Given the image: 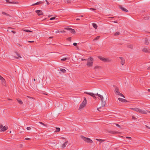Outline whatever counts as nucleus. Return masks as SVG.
Here are the masks:
<instances>
[{
    "mask_svg": "<svg viewBox=\"0 0 150 150\" xmlns=\"http://www.w3.org/2000/svg\"><path fill=\"white\" fill-rule=\"evenodd\" d=\"M93 57H90L87 59L86 65L88 67H91L93 65Z\"/></svg>",
    "mask_w": 150,
    "mask_h": 150,
    "instance_id": "nucleus-1",
    "label": "nucleus"
},
{
    "mask_svg": "<svg viewBox=\"0 0 150 150\" xmlns=\"http://www.w3.org/2000/svg\"><path fill=\"white\" fill-rule=\"evenodd\" d=\"M130 109H131V110H134L135 111L140 112L142 114H147V112H146V111H145V110H141V109H140L138 108H130Z\"/></svg>",
    "mask_w": 150,
    "mask_h": 150,
    "instance_id": "nucleus-2",
    "label": "nucleus"
},
{
    "mask_svg": "<svg viewBox=\"0 0 150 150\" xmlns=\"http://www.w3.org/2000/svg\"><path fill=\"white\" fill-rule=\"evenodd\" d=\"M81 137L82 139L86 142L90 143H91L93 142V141L89 138L83 136H81Z\"/></svg>",
    "mask_w": 150,
    "mask_h": 150,
    "instance_id": "nucleus-3",
    "label": "nucleus"
},
{
    "mask_svg": "<svg viewBox=\"0 0 150 150\" xmlns=\"http://www.w3.org/2000/svg\"><path fill=\"white\" fill-rule=\"evenodd\" d=\"M81 137L82 139L86 142L90 143H91L93 142V141L89 138L83 136H81Z\"/></svg>",
    "mask_w": 150,
    "mask_h": 150,
    "instance_id": "nucleus-4",
    "label": "nucleus"
},
{
    "mask_svg": "<svg viewBox=\"0 0 150 150\" xmlns=\"http://www.w3.org/2000/svg\"><path fill=\"white\" fill-rule=\"evenodd\" d=\"M98 96L100 97V99L101 101L102 107H103L105 106L106 104V101H103V97L102 95H99Z\"/></svg>",
    "mask_w": 150,
    "mask_h": 150,
    "instance_id": "nucleus-5",
    "label": "nucleus"
},
{
    "mask_svg": "<svg viewBox=\"0 0 150 150\" xmlns=\"http://www.w3.org/2000/svg\"><path fill=\"white\" fill-rule=\"evenodd\" d=\"M87 103V100H86V98L85 97L84 98V100L82 102V103L81 104L79 108V109H81L82 108H83V107H84Z\"/></svg>",
    "mask_w": 150,
    "mask_h": 150,
    "instance_id": "nucleus-6",
    "label": "nucleus"
},
{
    "mask_svg": "<svg viewBox=\"0 0 150 150\" xmlns=\"http://www.w3.org/2000/svg\"><path fill=\"white\" fill-rule=\"evenodd\" d=\"M99 58L100 60L104 62H110L111 61V59H110L108 58H104L102 57H99Z\"/></svg>",
    "mask_w": 150,
    "mask_h": 150,
    "instance_id": "nucleus-7",
    "label": "nucleus"
},
{
    "mask_svg": "<svg viewBox=\"0 0 150 150\" xmlns=\"http://www.w3.org/2000/svg\"><path fill=\"white\" fill-rule=\"evenodd\" d=\"M84 93L89 95L93 97L95 99H96V97L95 96H98V95H99L98 94V93L96 94H94L92 93H88L87 92H85Z\"/></svg>",
    "mask_w": 150,
    "mask_h": 150,
    "instance_id": "nucleus-8",
    "label": "nucleus"
},
{
    "mask_svg": "<svg viewBox=\"0 0 150 150\" xmlns=\"http://www.w3.org/2000/svg\"><path fill=\"white\" fill-rule=\"evenodd\" d=\"M142 51L146 53H150V49L148 47H145L143 48L142 50Z\"/></svg>",
    "mask_w": 150,
    "mask_h": 150,
    "instance_id": "nucleus-9",
    "label": "nucleus"
},
{
    "mask_svg": "<svg viewBox=\"0 0 150 150\" xmlns=\"http://www.w3.org/2000/svg\"><path fill=\"white\" fill-rule=\"evenodd\" d=\"M35 12L37 14L38 16H40L43 15L42 11L41 10H38L35 11Z\"/></svg>",
    "mask_w": 150,
    "mask_h": 150,
    "instance_id": "nucleus-10",
    "label": "nucleus"
},
{
    "mask_svg": "<svg viewBox=\"0 0 150 150\" xmlns=\"http://www.w3.org/2000/svg\"><path fill=\"white\" fill-rule=\"evenodd\" d=\"M119 8L121 9L122 11H124L127 12L128 11V10L126 9L125 8L123 7L121 5H119Z\"/></svg>",
    "mask_w": 150,
    "mask_h": 150,
    "instance_id": "nucleus-11",
    "label": "nucleus"
},
{
    "mask_svg": "<svg viewBox=\"0 0 150 150\" xmlns=\"http://www.w3.org/2000/svg\"><path fill=\"white\" fill-rule=\"evenodd\" d=\"M119 58L121 59V63L122 65H123L125 63V60L124 58L122 57H119Z\"/></svg>",
    "mask_w": 150,
    "mask_h": 150,
    "instance_id": "nucleus-12",
    "label": "nucleus"
},
{
    "mask_svg": "<svg viewBox=\"0 0 150 150\" xmlns=\"http://www.w3.org/2000/svg\"><path fill=\"white\" fill-rule=\"evenodd\" d=\"M1 80V84L2 85L4 86H6V81L4 79V78L3 79H2Z\"/></svg>",
    "mask_w": 150,
    "mask_h": 150,
    "instance_id": "nucleus-13",
    "label": "nucleus"
},
{
    "mask_svg": "<svg viewBox=\"0 0 150 150\" xmlns=\"http://www.w3.org/2000/svg\"><path fill=\"white\" fill-rule=\"evenodd\" d=\"M118 100L119 101H121V102H124L126 103L127 102V100L125 99L121 98H118Z\"/></svg>",
    "mask_w": 150,
    "mask_h": 150,
    "instance_id": "nucleus-14",
    "label": "nucleus"
},
{
    "mask_svg": "<svg viewBox=\"0 0 150 150\" xmlns=\"http://www.w3.org/2000/svg\"><path fill=\"white\" fill-rule=\"evenodd\" d=\"M115 92L116 94H118L119 92V90L118 88L117 87H116L115 88Z\"/></svg>",
    "mask_w": 150,
    "mask_h": 150,
    "instance_id": "nucleus-15",
    "label": "nucleus"
},
{
    "mask_svg": "<svg viewBox=\"0 0 150 150\" xmlns=\"http://www.w3.org/2000/svg\"><path fill=\"white\" fill-rule=\"evenodd\" d=\"M68 141H66L62 145V147L63 148L65 147L68 143Z\"/></svg>",
    "mask_w": 150,
    "mask_h": 150,
    "instance_id": "nucleus-16",
    "label": "nucleus"
},
{
    "mask_svg": "<svg viewBox=\"0 0 150 150\" xmlns=\"http://www.w3.org/2000/svg\"><path fill=\"white\" fill-rule=\"evenodd\" d=\"M43 3V2L41 1H40L37 2L35 4H33L31 5V6H34L35 5H38L41 4Z\"/></svg>",
    "mask_w": 150,
    "mask_h": 150,
    "instance_id": "nucleus-17",
    "label": "nucleus"
},
{
    "mask_svg": "<svg viewBox=\"0 0 150 150\" xmlns=\"http://www.w3.org/2000/svg\"><path fill=\"white\" fill-rule=\"evenodd\" d=\"M133 45L130 44H129L127 45V47L132 50L133 49Z\"/></svg>",
    "mask_w": 150,
    "mask_h": 150,
    "instance_id": "nucleus-18",
    "label": "nucleus"
},
{
    "mask_svg": "<svg viewBox=\"0 0 150 150\" xmlns=\"http://www.w3.org/2000/svg\"><path fill=\"white\" fill-rule=\"evenodd\" d=\"M1 131H4L7 129V127H5V126L3 127L2 128H1Z\"/></svg>",
    "mask_w": 150,
    "mask_h": 150,
    "instance_id": "nucleus-19",
    "label": "nucleus"
},
{
    "mask_svg": "<svg viewBox=\"0 0 150 150\" xmlns=\"http://www.w3.org/2000/svg\"><path fill=\"white\" fill-rule=\"evenodd\" d=\"M70 32L71 33L73 34H75L76 33V32L74 29H72L71 28V30H70Z\"/></svg>",
    "mask_w": 150,
    "mask_h": 150,
    "instance_id": "nucleus-20",
    "label": "nucleus"
},
{
    "mask_svg": "<svg viewBox=\"0 0 150 150\" xmlns=\"http://www.w3.org/2000/svg\"><path fill=\"white\" fill-rule=\"evenodd\" d=\"M17 100L18 102L20 104H22L23 103V102L22 100L20 99H17Z\"/></svg>",
    "mask_w": 150,
    "mask_h": 150,
    "instance_id": "nucleus-21",
    "label": "nucleus"
},
{
    "mask_svg": "<svg viewBox=\"0 0 150 150\" xmlns=\"http://www.w3.org/2000/svg\"><path fill=\"white\" fill-rule=\"evenodd\" d=\"M56 130L54 131L55 132H59L60 130V129L59 127H56Z\"/></svg>",
    "mask_w": 150,
    "mask_h": 150,
    "instance_id": "nucleus-22",
    "label": "nucleus"
},
{
    "mask_svg": "<svg viewBox=\"0 0 150 150\" xmlns=\"http://www.w3.org/2000/svg\"><path fill=\"white\" fill-rule=\"evenodd\" d=\"M8 3L10 4H17L18 3V2H15V1H8Z\"/></svg>",
    "mask_w": 150,
    "mask_h": 150,
    "instance_id": "nucleus-23",
    "label": "nucleus"
},
{
    "mask_svg": "<svg viewBox=\"0 0 150 150\" xmlns=\"http://www.w3.org/2000/svg\"><path fill=\"white\" fill-rule=\"evenodd\" d=\"M110 133L112 134H118L120 133L119 132L117 131H111V132H110Z\"/></svg>",
    "mask_w": 150,
    "mask_h": 150,
    "instance_id": "nucleus-24",
    "label": "nucleus"
},
{
    "mask_svg": "<svg viewBox=\"0 0 150 150\" xmlns=\"http://www.w3.org/2000/svg\"><path fill=\"white\" fill-rule=\"evenodd\" d=\"M92 25L93 28H94L95 29H96L97 28V25L96 24L93 23H92Z\"/></svg>",
    "mask_w": 150,
    "mask_h": 150,
    "instance_id": "nucleus-25",
    "label": "nucleus"
},
{
    "mask_svg": "<svg viewBox=\"0 0 150 150\" xmlns=\"http://www.w3.org/2000/svg\"><path fill=\"white\" fill-rule=\"evenodd\" d=\"M60 71H61L63 73H65L66 72V70L64 69L60 68Z\"/></svg>",
    "mask_w": 150,
    "mask_h": 150,
    "instance_id": "nucleus-26",
    "label": "nucleus"
},
{
    "mask_svg": "<svg viewBox=\"0 0 150 150\" xmlns=\"http://www.w3.org/2000/svg\"><path fill=\"white\" fill-rule=\"evenodd\" d=\"M100 37V36H97L96 37V38H94L93 40L94 41V40H98L99 39Z\"/></svg>",
    "mask_w": 150,
    "mask_h": 150,
    "instance_id": "nucleus-27",
    "label": "nucleus"
},
{
    "mask_svg": "<svg viewBox=\"0 0 150 150\" xmlns=\"http://www.w3.org/2000/svg\"><path fill=\"white\" fill-rule=\"evenodd\" d=\"M60 32L65 33V31L64 30H63V31L57 30V31H56V33H59Z\"/></svg>",
    "mask_w": 150,
    "mask_h": 150,
    "instance_id": "nucleus-28",
    "label": "nucleus"
},
{
    "mask_svg": "<svg viewBox=\"0 0 150 150\" xmlns=\"http://www.w3.org/2000/svg\"><path fill=\"white\" fill-rule=\"evenodd\" d=\"M117 95H119L120 96L124 98H125V96L122 93H121L120 92H119L118 94H117Z\"/></svg>",
    "mask_w": 150,
    "mask_h": 150,
    "instance_id": "nucleus-29",
    "label": "nucleus"
},
{
    "mask_svg": "<svg viewBox=\"0 0 150 150\" xmlns=\"http://www.w3.org/2000/svg\"><path fill=\"white\" fill-rule=\"evenodd\" d=\"M23 30L24 31L28 32V33H30L32 32V31H31L28 30Z\"/></svg>",
    "mask_w": 150,
    "mask_h": 150,
    "instance_id": "nucleus-30",
    "label": "nucleus"
},
{
    "mask_svg": "<svg viewBox=\"0 0 150 150\" xmlns=\"http://www.w3.org/2000/svg\"><path fill=\"white\" fill-rule=\"evenodd\" d=\"M145 43L146 45H148L149 44V42H148V41L146 39L145 40Z\"/></svg>",
    "mask_w": 150,
    "mask_h": 150,
    "instance_id": "nucleus-31",
    "label": "nucleus"
},
{
    "mask_svg": "<svg viewBox=\"0 0 150 150\" xmlns=\"http://www.w3.org/2000/svg\"><path fill=\"white\" fill-rule=\"evenodd\" d=\"M2 14L4 15H5L7 16H9V15L8 14L4 12H2Z\"/></svg>",
    "mask_w": 150,
    "mask_h": 150,
    "instance_id": "nucleus-32",
    "label": "nucleus"
},
{
    "mask_svg": "<svg viewBox=\"0 0 150 150\" xmlns=\"http://www.w3.org/2000/svg\"><path fill=\"white\" fill-rule=\"evenodd\" d=\"M120 33L119 32H116L115 34V35H119Z\"/></svg>",
    "mask_w": 150,
    "mask_h": 150,
    "instance_id": "nucleus-33",
    "label": "nucleus"
},
{
    "mask_svg": "<svg viewBox=\"0 0 150 150\" xmlns=\"http://www.w3.org/2000/svg\"><path fill=\"white\" fill-rule=\"evenodd\" d=\"M71 37H69L67 38V39L70 42H71Z\"/></svg>",
    "mask_w": 150,
    "mask_h": 150,
    "instance_id": "nucleus-34",
    "label": "nucleus"
},
{
    "mask_svg": "<svg viewBox=\"0 0 150 150\" xmlns=\"http://www.w3.org/2000/svg\"><path fill=\"white\" fill-rule=\"evenodd\" d=\"M64 29L66 30H70L71 29V28H64Z\"/></svg>",
    "mask_w": 150,
    "mask_h": 150,
    "instance_id": "nucleus-35",
    "label": "nucleus"
},
{
    "mask_svg": "<svg viewBox=\"0 0 150 150\" xmlns=\"http://www.w3.org/2000/svg\"><path fill=\"white\" fill-rule=\"evenodd\" d=\"M67 59V58H64L61 59V60L62 61H65Z\"/></svg>",
    "mask_w": 150,
    "mask_h": 150,
    "instance_id": "nucleus-36",
    "label": "nucleus"
},
{
    "mask_svg": "<svg viewBox=\"0 0 150 150\" xmlns=\"http://www.w3.org/2000/svg\"><path fill=\"white\" fill-rule=\"evenodd\" d=\"M149 17H144V19L145 20H148L149 19Z\"/></svg>",
    "mask_w": 150,
    "mask_h": 150,
    "instance_id": "nucleus-37",
    "label": "nucleus"
},
{
    "mask_svg": "<svg viewBox=\"0 0 150 150\" xmlns=\"http://www.w3.org/2000/svg\"><path fill=\"white\" fill-rule=\"evenodd\" d=\"M55 17H53L50 18V20H52L55 19Z\"/></svg>",
    "mask_w": 150,
    "mask_h": 150,
    "instance_id": "nucleus-38",
    "label": "nucleus"
},
{
    "mask_svg": "<svg viewBox=\"0 0 150 150\" xmlns=\"http://www.w3.org/2000/svg\"><path fill=\"white\" fill-rule=\"evenodd\" d=\"M104 140H103V139H100V140H99V141L100 142H104Z\"/></svg>",
    "mask_w": 150,
    "mask_h": 150,
    "instance_id": "nucleus-39",
    "label": "nucleus"
},
{
    "mask_svg": "<svg viewBox=\"0 0 150 150\" xmlns=\"http://www.w3.org/2000/svg\"><path fill=\"white\" fill-rule=\"evenodd\" d=\"M126 138L127 139H132V138L131 137H126Z\"/></svg>",
    "mask_w": 150,
    "mask_h": 150,
    "instance_id": "nucleus-40",
    "label": "nucleus"
},
{
    "mask_svg": "<svg viewBox=\"0 0 150 150\" xmlns=\"http://www.w3.org/2000/svg\"><path fill=\"white\" fill-rule=\"evenodd\" d=\"M39 123H40V124H41L42 125H43L46 126L45 124L42 122H40Z\"/></svg>",
    "mask_w": 150,
    "mask_h": 150,
    "instance_id": "nucleus-41",
    "label": "nucleus"
},
{
    "mask_svg": "<svg viewBox=\"0 0 150 150\" xmlns=\"http://www.w3.org/2000/svg\"><path fill=\"white\" fill-rule=\"evenodd\" d=\"M102 107V106H100V107L99 108H97V110L99 111H101L99 110L100 108H101Z\"/></svg>",
    "mask_w": 150,
    "mask_h": 150,
    "instance_id": "nucleus-42",
    "label": "nucleus"
},
{
    "mask_svg": "<svg viewBox=\"0 0 150 150\" xmlns=\"http://www.w3.org/2000/svg\"><path fill=\"white\" fill-rule=\"evenodd\" d=\"M99 66H95L94 67V68H95V69H96L99 68Z\"/></svg>",
    "mask_w": 150,
    "mask_h": 150,
    "instance_id": "nucleus-43",
    "label": "nucleus"
},
{
    "mask_svg": "<svg viewBox=\"0 0 150 150\" xmlns=\"http://www.w3.org/2000/svg\"><path fill=\"white\" fill-rule=\"evenodd\" d=\"M27 97L28 98H30V99H33V97H30V96H27Z\"/></svg>",
    "mask_w": 150,
    "mask_h": 150,
    "instance_id": "nucleus-44",
    "label": "nucleus"
},
{
    "mask_svg": "<svg viewBox=\"0 0 150 150\" xmlns=\"http://www.w3.org/2000/svg\"><path fill=\"white\" fill-rule=\"evenodd\" d=\"M27 130H30L31 129V127H27Z\"/></svg>",
    "mask_w": 150,
    "mask_h": 150,
    "instance_id": "nucleus-45",
    "label": "nucleus"
},
{
    "mask_svg": "<svg viewBox=\"0 0 150 150\" xmlns=\"http://www.w3.org/2000/svg\"><path fill=\"white\" fill-rule=\"evenodd\" d=\"M90 9L91 10H93V11H95V10H96V9H95V8H90Z\"/></svg>",
    "mask_w": 150,
    "mask_h": 150,
    "instance_id": "nucleus-46",
    "label": "nucleus"
},
{
    "mask_svg": "<svg viewBox=\"0 0 150 150\" xmlns=\"http://www.w3.org/2000/svg\"><path fill=\"white\" fill-rule=\"evenodd\" d=\"M45 1L47 2V5H48L49 4V3L48 1L47 0H45Z\"/></svg>",
    "mask_w": 150,
    "mask_h": 150,
    "instance_id": "nucleus-47",
    "label": "nucleus"
},
{
    "mask_svg": "<svg viewBox=\"0 0 150 150\" xmlns=\"http://www.w3.org/2000/svg\"><path fill=\"white\" fill-rule=\"evenodd\" d=\"M73 45L74 46H76V45H77V43L75 42L73 43Z\"/></svg>",
    "mask_w": 150,
    "mask_h": 150,
    "instance_id": "nucleus-48",
    "label": "nucleus"
},
{
    "mask_svg": "<svg viewBox=\"0 0 150 150\" xmlns=\"http://www.w3.org/2000/svg\"><path fill=\"white\" fill-rule=\"evenodd\" d=\"M4 79V78L0 75V79L1 80L2 79Z\"/></svg>",
    "mask_w": 150,
    "mask_h": 150,
    "instance_id": "nucleus-49",
    "label": "nucleus"
},
{
    "mask_svg": "<svg viewBox=\"0 0 150 150\" xmlns=\"http://www.w3.org/2000/svg\"><path fill=\"white\" fill-rule=\"evenodd\" d=\"M145 127H146V128H147L148 129H150V127H148V126H147L146 125H145Z\"/></svg>",
    "mask_w": 150,
    "mask_h": 150,
    "instance_id": "nucleus-50",
    "label": "nucleus"
},
{
    "mask_svg": "<svg viewBox=\"0 0 150 150\" xmlns=\"http://www.w3.org/2000/svg\"><path fill=\"white\" fill-rule=\"evenodd\" d=\"M132 118L134 120H135L136 119V118L134 116H132Z\"/></svg>",
    "mask_w": 150,
    "mask_h": 150,
    "instance_id": "nucleus-51",
    "label": "nucleus"
},
{
    "mask_svg": "<svg viewBox=\"0 0 150 150\" xmlns=\"http://www.w3.org/2000/svg\"><path fill=\"white\" fill-rule=\"evenodd\" d=\"M11 32L12 33H13L15 34V33H16V31H14V30H11Z\"/></svg>",
    "mask_w": 150,
    "mask_h": 150,
    "instance_id": "nucleus-52",
    "label": "nucleus"
},
{
    "mask_svg": "<svg viewBox=\"0 0 150 150\" xmlns=\"http://www.w3.org/2000/svg\"><path fill=\"white\" fill-rule=\"evenodd\" d=\"M28 42L33 43V42H34V41H28Z\"/></svg>",
    "mask_w": 150,
    "mask_h": 150,
    "instance_id": "nucleus-53",
    "label": "nucleus"
},
{
    "mask_svg": "<svg viewBox=\"0 0 150 150\" xmlns=\"http://www.w3.org/2000/svg\"><path fill=\"white\" fill-rule=\"evenodd\" d=\"M87 59H82L81 60L82 61H84V60H87Z\"/></svg>",
    "mask_w": 150,
    "mask_h": 150,
    "instance_id": "nucleus-54",
    "label": "nucleus"
},
{
    "mask_svg": "<svg viewBox=\"0 0 150 150\" xmlns=\"http://www.w3.org/2000/svg\"><path fill=\"white\" fill-rule=\"evenodd\" d=\"M116 125L117 126L120 128V126L119 125H118V124H116Z\"/></svg>",
    "mask_w": 150,
    "mask_h": 150,
    "instance_id": "nucleus-55",
    "label": "nucleus"
},
{
    "mask_svg": "<svg viewBox=\"0 0 150 150\" xmlns=\"http://www.w3.org/2000/svg\"><path fill=\"white\" fill-rule=\"evenodd\" d=\"M30 139L29 138H25V140H30Z\"/></svg>",
    "mask_w": 150,
    "mask_h": 150,
    "instance_id": "nucleus-56",
    "label": "nucleus"
},
{
    "mask_svg": "<svg viewBox=\"0 0 150 150\" xmlns=\"http://www.w3.org/2000/svg\"><path fill=\"white\" fill-rule=\"evenodd\" d=\"M3 127V125H2L0 124V129H1Z\"/></svg>",
    "mask_w": 150,
    "mask_h": 150,
    "instance_id": "nucleus-57",
    "label": "nucleus"
},
{
    "mask_svg": "<svg viewBox=\"0 0 150 150\" xmlns=\"http://www.w3.org/2000/svg\"><path fill=\"white\" fill-rule=\"evenodd\" d=\"M17 54V55L18 56V57H20V58H21V57L20 56V55L19 54Z\"/></svg>",
    "mask_w": 150,
    "mask_h": 150,
    "instance_id": "nucleus-58",
    "label": "nucleus"
},
{
    "mask_svg": "<svg viewBox=\"0 0 150 150\" xmlns=\"http://www.w3.org/2000/svg\"><path fill=\"white\" fill-rule=\"evenodd\" d=\"M67 3H69L70 2V1H69V0H67Z\"/></svg>",
    "mask_w": 150,
    "mask_h": 150,
    "instance_id": "nucleus-59",
    "label": "nucleus"
},
{
    "mask_svg": "<svg viewBox=\"0 0 150 150\" xmlns=\"http://www.w3.org/2000/svg\"><path fill=\"white\" fill-rule=\"evenodd\" d=\"M147 69L148 70H150V66L147 68Z\"/></svg>",
    "mask_w": 150,
    "mask_h": 150,
    "instance_id": "nucleus-60",
    "label": "nucleus"
},
{
    "mask_svg": "<svg viewBox=\"0 0 150 150\" xmlns=\"http://www.w3.org/2000/svg\"><path fill=\"white\" fill-rule=\"evenodd\" d=\"M113 22L115 23H117V21H113Z\"/></svg>",
    "mask_w": 150,
    "mask_h": 150,
    "instance_id": "nucleus-61",
    "label": "nucleus"
},
{
    "mask_svg": "<svg viewBox=\"0 0 150 150\" xmlns=\"http://www.w3.org/2000/svg\"><path fill=\"white\" fill-rule=\"evenodd\" d=\"M80 20V19L79 18H77L76 19V20L78 21V20Z\"/></svg>",
    "mask_w": 150,
    "mask_h": 150,
    "instance_id": "nucleus-62",
    "label": "nucleus"
},
{
    "mask_svg": "<svg viewBox=\"0 0 150 150\" xmlns=\"http://www.w3.org/2000/svg\"><path fill=\"white\" fill-rule=\"evenodd\" d=\"M53 38V37L52 36V37H50L49 38V39H50V38Z\"/></svg>",
    "mask_w": 150,
    "mask_h": 150,
    "instance_id": "nucleus-63",
    "label": "nucleus"
},
{
    "mask_svg": "<svg viewBox=\"0 0 150 150\" xmlns=\"http://www.w3.org/2000/svg\"><path fill=\"white\" fill-rule=\"evenodd\" d=\"M147 91H148V92H150V89H148Z\"/></svg>",
    "mask_w": 150,
    "mask_h": 150,
    "instance_id": "nucleus-64",
    "label": "nucleus"
}]
</instances>
